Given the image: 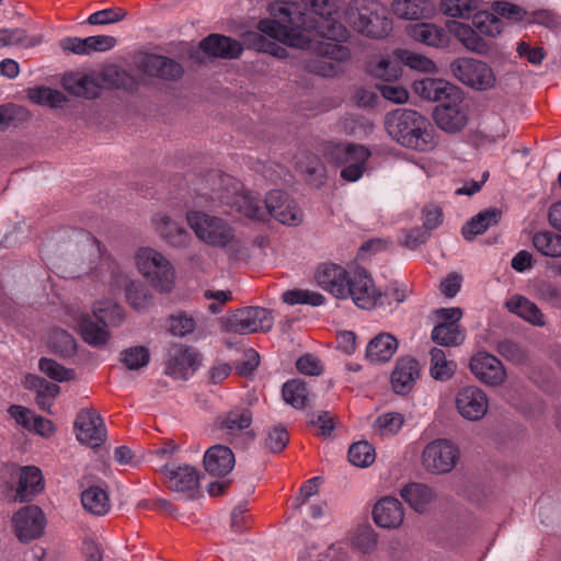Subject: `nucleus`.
Listing matches in <instances>:
<instances>
[{
	"instance_id": "nucleus-49",
	"label": "nucleus",
	"mask_w": 561,
	"mask_h": 561,
	"mask_svg": "<svg viewBox=\"0 0 561 561\" xmlns=\"http://www.w3.org/2000/svg\"><path fill=\"white\" fill-rule=\"evenodd\" d=\"M472 23L481 35L492 38L500 35L503 30V23L501 19H499L493 13H490L485 9V5L481 12L476 15V18L472 20Z\"/></svg>"
},
{
	"instance_id": "nucleus-34",
	"label": "nucleus",
	"mask_w": 561,
	"mask_h": 561,
	"mask_svg": "<svg viewBox=\"0 0 561 561\" xmlns=\"http://www.w3.org/2000/svg\"><path fill=\"white\" fill-rule=\"evenodd\" d=\"M398 350L397 339L389 333H380L367 344L366 358L370 363H386Z\"/></svg>"
},
{
	"instance_id": "nucleus-2",
	"label": "nucleus",
	"mask_w": 561,
	"mask_h": 561,
	"mask_svg": "<svg viewBox=\"0 0 561 561\" xmlns=\"http://www.w3.org/2000/svg\"><path fill=\"white\" fill-rule=\"evenodd\" d=\"M219 186L211 188L210 193L203 192L197 196L196 205L203 207L230 206L232 211L252 220H264L265 207L260 198L251 192L242 191L239 183L229 175H217Z\"/></svg>"
},
{
	"instance_id": "nucleus-28",
	"label": "nucleus",
	"mask_w": 561,
	"mask_h": 561,
	"mask_svg": "<svg viewBox=\"0 0 561 561\" xmlns=\"http://www.w3.org/2000/svg\"><path fill=\"white\" fill-rule=\"evenodd\" d=\"M236 459L232 450L225 445H215L204 455L205 470L214 477H224L234 467Z\"/></svg>"
},
{
	"instance_id": "nucleus-9",
	"label": "nucleus",
	"mask_w": 561,
	"mask_h": 561,
	"mask_svg": "<svg viewBox=\"0 0 561 561\" xmlns=\"http://www.w3.org/2000/svg\"><path fill=\"white\" fill-rule=\"evenodd\" d=\"M324 156L337 164H344L341 176L347 182L358 181L365 170L370 151L360 145L329 144L324 149Z\"/></svg>"
},
{
	"instance_id": "nucleus-43",
	"label": "nucleus",
	"mask_w": 561,
	"mask_h": 561,
	"mask_svg": "<svg viewBox=\"0 0 561 561\" xmlns=\"http://www.w3.org/2000/svg\"><path fill=\"white\" fill-rule=\"evenodd\" d=\"M83 507L93 515L103 516L111 510V503L105 490L90 486L81 494Z\"/></svg>"
},
{
	"instance_id": "nucleus-58",
	"label": "nucleus",
	"mask_w": 561,
	"mask_h": 561,
	"mask_svg": "<svg viewBox=\"0 0 561 561\" xmlns=\"http://www.w3.org/2000/svg\"><path fill=\"white\" fill-rule=\"evenodd\" d=\"M50 347L61 355H70L76 351L73 337L65 330H55L49 337Z\"/></svg>"
},
{
	"instance_id": "nucleus-31",
	"label": "nucleus",
	"mask_w": 561,
	"mask_h": 561,
	"mask_svg": "<svg viewBox=\"0 0 561 561\" xmlns=\"http://www.w3.org/2000/svg\"><path fill=\"white\" fill-rule=\"evenodd\" d=\"M44 477L39 468L35 466H25L20 470L19 484L16 488L15 500L26 502L44 490Z\"/></svg>"
},
{
	"instance_id": "nucleus-18",
	"label": "nucleus",
	"mask_w": 561,
	"mask_h": 561,
	"mask_svg": "<svg viewBox=\"0 0 561 561\" xmlns=\"http://www.w3.org/2000/svg\"><path fill=\"white\" fill-rule=\"evenodd\" d=\"M469 366L474 377L486 386H501L506 378V371L501 360L486 352L474 354Z\"/></svg>"
},
{
	"instance_id": "nucleus-16",
	"label": "nucleus",
	"mask_w": 561,
	"mask_h": 561,
	"mask_svg": "<svg viewBox=\"0 0 561 561\" xmlns=\"http://www.w3.org/2000/svg\"><path fill=\"white\" fill-rule=\"evenodd\" d=\"M266 215L270 214L283 225L298 226L302 222V213L287 193L271 191L265 198Z\"/></svg>"
},
{
	"instance_id": "nucleus-27",
	"label": "nucleus",
	"mask_w": 561,
	"mask_h": 561,
	"mask_svg": "<svg viewBox=\"0 0 561 561\" xmlns=\"http://www.w3.org/2000/svg\"><path fill=\"white\" fill-rule=\"evenodd\" d=\"M141 69L144 73L163 80H178L183 75V68L178 61L159 55L146 56Z\"/></svg>"
},
{
	"instance_id": "nucleus-64",
	"label": "nucleus",
	"mask_w": 561,
	"mask_h": 561,
	"mask_svg": "<svg viewBox=\"0 0 561 561\" xmlns=\"http://www.w3.org/2000/svg\"><path fill=\"white\" fill-rule=\"evenodd\" d=\"M493 10L499 15L515 22L523 21L528 16L527 11L524 8L506 1L494 2Z\"/></svg>"
},
{
	"instance_id": "nucleus-40",
	"label": "nucleus",
	"mask_w": 561,
	"mask_h": 561,
	"mask_svg": "<svg viewBox=\"0 0 561 561\" xmlns=\"http://www.w3.org/2000/svg\"><path fill=\"white\" fill-rule=\"evenodd\" d=\"M484 5L482 0H442L440 11L451 18L473 20Z\"/></svg>"
},
{
	"instance_id": "nucleus-14",
	"label": "nucleus",
	"mask_w": 561,
	"mask_h": 561,
	"mask_svg": "<svg viewBox=\"0 0 561 561\" xmlns=\"http://www.w3.org/2000/svg\"><path fill=\"white\" fill-rule=\"evenodd\" d=\"M77 439L90 447L100 446L106 438V427L101 415L92 409L81 410L75 422Z\"/></svg>"
},
{
	"instance_id": "nucleus-54",
	"label": "nucleus",
	"mask_w": 561,
	"mask_h": 561,
	"mask_svg": "<svg viewBox=\"0 0 561 561\" xmlns=\"http://www.w3.org/2000/svg\"><path fill=\"white\" fill-rule=\"evenodd\" d=\"M149 359V350L145 346H133L121 353V360L129 370H137L147 366Z\"/></svg>"
},
{
	"instance_id": "nucleus-10",
	"label": "nucleus",
	"mask_w": 561,
	"mask_h": 561,
	"mask_svg": "<svg viewBox=\"0 0 561 561\" xmlns=\"http://www.w3.org/2000/svg\"><path fill=\"white\" fill-rule=\"evenodd\" d=\"M450 71L460 82L478 91L491 90L496 84L493 69L479 59L457 58L450 64Z\"/></svg>"
},
{
	"instance_id": "nucleus-39",
	"label": "nucleus",
	"mask_w": 561,
	"mask_h": 561,
	"mask_svg": "<svg viewBox=\"0 0 561 561\" xmlns=\"http://www.w3.org/2000/svg\"><path fill=\"white\" fill-rule=\"evenodd\" d=\"M505 306L510 312L534 325L541 327L545 324L543 314L540 309L524 296L515 295L511 297Z\"/></svg>"
},
{
	"instance_id": "nucleus-20",
	"label": "nucleus",
	"mask_w": 561,
	"mask_h": 561,
	"mask_svg": "<svg viewBox=\"0 0 561 561\" xmlns=\"http://www.w3.org/2000/svg\"><path fill=\"white\" fill-rule=\"evenodd\" d=\"M339 42L321 43L318 38L312 42L308 48H312L313 44H318L317 50L320 58L314 60L310 66L312 71L322 77H331L336 73V66L331 60L342 62L350 58L351 54L347 47L337 44Z\"/></svg>"
},
{
	"instance_id": "nucleus-57",
	"label": "nucleus",
	"mask_w": 561,
	"mask_h": 561,
	"mask_svg": "<svg viewBox=\"0 0 561 561\" xmlns=\"http://www.w3.org/2000/svg\"><path fill=\"white\" fill-rule=\"evenodd\" d=\"M127 12L122 8H107L89 15L87 23L90 25H108L124 20Z\"/></svg>"
},
{
	"instance_id": "nucleus-1",
	"label": "nucleus",
	"mask_w": 561,
	"mask_h": 561,
	"mask_svg": "<svg viewBox=\"0 0 561 561\" xmlns=\"http://www.w3.org/2000/svg\"><path fill=\"white\" fill-rule=\"evenodd\" d=\"M314 16L300 11L295 2L276 1L270 4L273 19H263L257 30L287 46L309 47L317 37L332 42L347 38V28L336 20L341 0H301Z\"/></svg>"
},
{
	"instance_id": "nucleus-55",
	"label": "nucleus",
	"mask_w": 561,
	"mask_h": 561,
	"mask_svg": "<svg viewBox=\"0 0 561 561\" xmlns=\"http://www.w3.org/2000/svg\"><path fill=\"white\" fill-rule=\"evenodd\" d=\"M284 302L293 305H311L320 306L324 302V297L316 291L295 289L287 290L283 294Z\"/></svg>"
},
{
	"instance_id": "nucleus-52",
	"label": "nucleus",
	"mask_w": 561,
	"mask_h": 561,
	"mask_svg": "<svg viewBox=\"0 0 561 561\" xmlns=\"http://www.w3.org/2000/svg\"><path fill=\"white\" fill-rule=\"evenodd\" d=\"M347 456L351 463L360 468L370 466L376 458L374 447L367 442L351 445Z\"/></svg>"
},
{
	"instance_id": "nucleus-53",
	"label": "nucleus",
	"mask_w": 561,
	"mask_h": 561,
	"mask_svg": "<svg viewBox=\"0 0 561 561\" xmlns=\"http://www.w3.org/2000/svg\"><path fill=\"white\" fill-rule=\"evenodd\" d=\"M27 95L33 103L50 107H57L66 100L60 91L46 87L30 89Z\"/></svg>"
},
{
	"instance_id": "nucleus-38",
	"label": "nucleus",
	"mask_w": 561,
	"mask_h": 561,
	"mask_svg": "<svg viewBox=\"0 0 561 561\" xmlns=\"http://www.w3.org/2000/svg\"><path fill=\"white\" fill-rule=\"evenodd\" d=\"M400 494L402 499L419 513L425 512L435 500L434 490L423 483H410L401 490Z\"/></svg>"
},
{
	"instance_id": "nucleus-50",
	"label": "nucleus",
	"mask_w": 561,
	"mask_h": 561,
	"mask_svg": "<svg viewBox=\"0 0 561 561\" xmlns=\"http://www.w3.org/2000/svg\"><path fill=\"white\" fill-rule=\"evenodd\" d=\"M396 57L411 69L427 73H434L437 71L436 64L423 55L407 49H396Z\"/></svg>"
},
{
	"instance_id": "nucleus-7",
	"label": "nucleus",
	"mask_w": 561,
	"mask_h": 561,
	"mask_svg": "<svg viewBox=\"0 0 561 561\" xmlns=\"http://www.w3.org/2000/svg\"><path fill=\"white\" fill-rule=\"evenodd\" d=\"M138 272L157 289L169 293L175 280L172 263L160 251L151 247L139 248L135 254Z\"/></svg>"
},
{
	"instance_id": "nucleus-25",
	"label": "nucleus",
	"mask_w": 561,
	"mask_h": 561,
	"mask_svg": "<svg viewBox=\"0 0 561 561\" xmlns=\"http://www.w3.org/2000/svg\"><path fill=\"white\" fill-rule=\"evenodd\" d=\"M160 238L170 247L185 248L191 241L188 231L175 222L167 213H157L151 219Z\"/></svg>"
},
{
	"instance_id": "nucleus-6",
	"label": "nucleus",
	"mask_w": 561,
	"mask_h": 561,
	"mask_svg": "<svg viewBox=\"0 0 561 561\" xmlns=\"http://www.w3.org/2000/svg\"><path fill=\"white\" fill-rule=\"evenodd\" d=\"M134 84L133 78L117 67H110L100 73H70L62 78V87L70 94L85 99H95L102 88L128 89Z\"/></svg>"
},
{
	"instance_id": "nucleus-56",
	"label": "nucleus",
	"mask_w": 561,
	"mask_h": 561,
	"mask_svg": "<svg viewBox=\"0 0 561 561\" xmlns=\"http://www.w3.org/2000/svg\"><path fill=\"white\" fill-rule=\"evenodd\" d=\"M38 367L43 374L58 382L69 381L75 378L73 370L65 368L50 358H41Z\"/></svg>"
},
{
	"instance_id": "nucleus-60",
	"label": "nucleus",
	"mask_w": 561,
	"mask_h": 561,
	"mask_svg": "<svg viewBox=\"0 0 561 561\" xmlns=\"http://www.w3.org/2000/svg\"><path fill=\"white\" fill-rule=\"evenodd\" d=\"M289 436L286 428L282 425L268 430L265 438V447L273 453L282 451L288 444Z\"/></svg>"
},
{
	"instance_id": "nucleus-24",
	"label": "nucleus",
	"mask_w": 561,
	"mask_h": 561,
	"mask_svg": "<svg viewBox=\"0 0 561 561\" xmlns=\"http://www.w3.org/2000/svg\"><path fill=\"white\" fill-rule=\"evenodd\" d=\"M414 91L428 101L458 100L461 90L447 80L439 78H424L413 83Z\"/></svg>"
},
{
	"instance_id": "nucleus-46",
	"label": "nucleus",
	"mask_w": 561,
	"mask_h": 561,
	"mask_svg": "<svg viewBox=\"0 0 561 561\" xmlns=\"http://www.w3.org/2000/svg\"><path fill=\"white\" fill-rule=\"evenodd\" d=\"M42 42L41 36H30L24 28H2L0 30V47L19 46L31 48Z\"/></svg>"
},
{
	"instance_id": "nucleus-62",
	"label": "nucleus",
	"mask_w": 561,
	"mask_h": 561,
	"mask_svg": "<svg viewBox=\"0 0 561 561\" xmlns=\"http://www.w3.org/2000/svg\"><path fill=\"white\" fill-rule=\"evenodd\" d=\"M194 329L195 321L193 317L186 313L172 316L169 320V330L173 335L184 336L192 333Z\"/></svg>"
},
{
	"instance_id": "nucleus-21",
	"label": "nucleus",
	"mask_w": 561,
	"mask_h": 561,
	"mask_svg": "<svg viewBox=\"0 0 561 561\" xmlns=\"http://www.w3.org/2000/svg\"><path fill=\"white\" fill-rule=\"evenodd\" d=\"M350 271L337 264H322L316 273L317 284L335 298H347Z\"/></svg>"
},
{
	"instance_id": "nucleus-19",
	"label": "nucleus",
	"mask_w": 561,
	"mask_h": 561,
	"mask_svg": "<svg viewBox=\"0 0 561 561\" xmlns=\"http://www.w3.org/2000/svg\"><path fill=\"white\" fill-rule=\"evenodd\" d=\"M434 119L437 126L447 133H458L468 123L467 108L462 101V93L458 100H449L435 107Z\"/></svg>"
},
{
	"instance_id": "nucleus-36",
	"label": "nucleus",
	"mask_w": 561,
	"mask_h": 561,
	"mask_svg": "<svg viewBox=\"0 0 561 561\" xmlns=\"http://www.w3.org/2000/svg\"><path fill=\"white\" fill-rule=\"evenodd\" d=\"M115 286L126 287V298L129 305L136 310H144L150 302L151 296L147 287L140 282H129L128 276L117 272L115 274Z\"/></svg>"
},
{
	"instance_id": "nucleus-35",
	"label": "nucleus",
	"mask_w": 561,
	"mask_h": 561,
	"mask_svg": "<svg viewBox=\"0 0 561 561\" xmlns=\"http://www.w3.org/2000/svg\"><path fill=\"white\" fill-rule=\"evenodd\" d=\"M401 60L397 59L396 50L390 55H378L371 58L368 64L370 76L385 80H397L401 75Z\"/></svg>"
},
{
	"instance_id": "nucleus-33",
	"label": "nucleus",
	"mask_w": 561,
	"mask_h": 561,
	"mask_svg": "<svg viewBox=\"0 0 561 561\" xmlns=\"http://www.w3.org/2000/svg\"><path fill=\"white\" fill-rule=\"evenodd\" d=\"M252 412L248 408L238 407L217 417L216 425L227 435L234 436L252 424Z\"/></svg>"
},
{
	"instance_id": "nucleus-41",
	"label": "nucleus",
	"mask_w": 561,
	"mask_h": 561,
	"mask_svg": "<svg viewBox=\"0 0 561 561\" xmlns=\"http://www.w3.org/2000/svg\"><path fill=\"white\" fill-rule=\"evenodd\" d=\"M448 27L467 49L481 55L489 51V44L468 24L451 22Z\"/></svg>"
},
{
	"instance_id": "nucleus-30",
	"label": "nucleus",
	"mask_w": 561,
	"mask_h": 561,
	"mask_svg": "<svg viewBox=\"0 0 561 561\" xmlns=\"http://www.w3.org/2000/svg\"><path fill=\"white\" fill-rule=\"evenodd\" d=\"M199 48L209 56L224 59L238 58L243 50L238 41L219 34H211L204 38Z\"/></svg>"
},
{
	"instance_id": "nucleus-61",
	"label": "nucleus",
	"mask_w": 561,
	"mask_h": 561,
	"mask_svg": "<svg viewBox=\"0 0 561 561\" xmlns=\"http://www.w3.org/2000/svg\"><path fill=\"white\" fill-rule=\"evenodd\" d=\"M530 23L542 25L551 31H556L561 26V16L554 11L541 9L531 12L528 15Z\"/></svg>"
},
{
	"instance_id": "nucleus-42",
	"label": "nucleus",
	"mask_w": 561,
	"mask_h": 561,
	"mask_svg": "<svg viewBox=\"0 0 561 561\" xmlns=\"http://www.w3.org/2000/svg\"><path fill=\"white\" fill-rule=\"evenodd\" d=\"M391 10L399 19L421 20L431 12L430 0H393Z\"/></svg>"
},
{
	"instance_id": "nucleus-4",
	"label": "nucleus",
	"mask_w": 561,
	"mask_h": 561,
	"mask_svg": "<svg viewBox=\"0 0 561 561\" xmlns=\"http://www.w3.org/2000/svg\"><path fill=\"white\" fill-rule=\"evenodd\" d=\"M186 221L196 238L209 247L226 251H237L240 247L233 227L219 216L203 210H190Z\"/></svg>"
},
{
	"instance_id": "nucleus-37",
	"label": "nucleus",
	"mask_w": 561,
	"mask_h": 561,
	"mask_svg": "<svg viewBox=\"0 0 561 561\" xmlns=\"http://www.w3.org/2000/svg\"><path fill=\"white\" fill-rule=\"evenodd\" d=\"M501 211L495 208H489L473 216L461 229L462 237L466 240H472L474 237L484 233L489 228L499 224Z\"/></svg>"
},
{
	"instance_id": "nucleus-59",
	"label": "nucleus",
	"mask_w": 561,
	"mask_h": 561,
	"mask_svg": "<svg viewBox=\"0 0 561 561\" xmlns=\"http://www.w3.org/2000/svg\"><path fill=\"white\" fill-rule=\"evenodd\" d=\"M298 169L310 178L323 175L324 168L318 157L310 152H301L297 157Z\"/></svg>"
},
{
	"instance_id": "nucleus-12",
	"label": "nucleus",
	"mask_w": 561,
	"mask_h": 561,
	"mask_svg": "<svg viewBox=\"0 0 561 561\" xmlns=\"http://www.w3.org/2000/svg\"><path fill=\"white\" fill-rule=\"evenodd\" d=\"M274 324L270 310L262 307H244L237 310L227 320L229 331L239 334L267 332Z\"/></svg>"
},
{
	"instance_id": "nucleus-22",
	"label": "nucleus",
	"mask_w": 561,
	"mask_h": 561,
	"mask_svg": "<svg viewBox=\"0 0 561 561\" xmlns=\"http://www.w3.org/2000/svg\"><path fill=\"white\" fill-rule=\"evenodd\" d=\"M199 366L198 354L190 347L175 346L170 352L165 375L173 379L187 380Z\"/></svg>"
},
{
	"instance_id": "nucleus-47",
	"label": "nucleus",
	"mask_w": 561,
	"mask_h": 561,
	"mask_svg": "<svg viewBox=\"0 0 561 561\" xmlns=\"http://www.w3.org/2000/svg\"><path fill=\"white\" fill-rule=\"evenodd\" d=\"M535 249L549 257H561V236L552 231L537 232L533 237Z\"/></svg>"
},
{
	"instance_id": "nucleus-26",
	"label": "nucleus",
	"mask_w": 561,
	"mask_h": 561,
	"mask_svg": "<svg viewBox=\"0 0 561 561\" xmlns=\"http://www.w3.org/2000/svg\"><path fill=\"white\" fill-rule=\"evenodd\" d=\"M420 377V364L411 356H403L397 359L391 374V386L396 393H409Z\"/></svg>"
},
{
	"instance_id": "nucleus-8",
	"label": "nucleus",
	"mask_w": 561,
	"mask_h": 561,
	"mask_svg": "<svg viewBox=\"0 0 561 561\" xmlns=\"http://www.w3.org/2000/svg\"><path fill=\"white\" fill-rule=\"evenodd\" d=\"M93 314L99 322H94L90 316H83L79 329L85 343L100 347L105 345L110 339L106 327L119 324L124 318V310L117 304L107 300L94 307Z\"/></svg>"
},
{
	"instance_id": "nucleus-29",
	"label": "nucleus",
	"mask_w": 561,
	"mask_h": 561,
	"mask_svg": "<svg viewBox=\"0 0 561 561\" xmlns=\"http://www.w3.org/2000/svg\"><path fill=\"white\" fill-rule=\"evenodd\" d=\"M373 517L379 527L398 528L403 522V507L398 499L387 496L375 504Z\"/></svg>"
},
{
	"instance_id": "nucleus-3",
	"label": "nucleus",
	"mask_w": 561,
	"mask_h": 561,
	"mask_svg": "<svg viewBox=\"0 0 561 561\" xmlns=\"http://www.w3.org/2000/svg\"><path fill=\"white\" fill-rule=\"evenodd\" d=\"M385 126L388 135L403 147L426 152L436 146L433 128L416 111L396 110L386 116Z\"/></svg>"
},
{
	"instance_id": "nucleus-44",
	"label": "nucleus",
	"mask_w": 561,
	"mask_h": 561,
	"mask_svg": "<svg viewBox=\"0 0 561 561\" xmlns=\"http://www.w3.org/2000/svg\"><path fill=\"white\" fill-rule=\"evenodd\" d=\"M432 340L442 346H458L465 341V333L459 324L437 323L432 330Z\"/></svg>"
},
{
	"instance_id": "nucleus-48",
	"label": "nucleus",
	"mask_w": 561,
	"mask_h": 561,
	"mask_svg": "<svg viewBox=\"0 0 561 561\" xmlns=\"http://www.w3.org/2000/svg\"><path fill=\"white\" fill-rule=\"evenodd\" d=\"M283 398L287 404L296 409H304L308 402L306 383L299 379H291L283 386Z\"/></svg>"
},
{
	"instance_id": "nucleus-5",
	"label": "nucleus",
	"mask_w": 561,
	"mask_h": 561,
	"mask_svg": "<svg viewBox=\"0 0 561 561\" xmlns=\"http://www.w3.org/2000/svg\"><path fill=\"white\" fill-rule=\"evenodd\" d=\"M345 20L356 32L370 38H385L392 31V21L377 0H352Z\"/></svg>"
},
{
	"instance_id": "nucleus-17",
	"label": "nucleus",
	"mask_w": 561,
	"mask_h": 561,
	"mask_svg": "<svg viewBox=\"0 0 561 561\" xmlns=\"http://www.w3.org/2000/svg\"><path fill=\"white\" fill-rule=\"evenodd\" d=\"M45 524L44 513L35 505L22 507L13 516L14 531L22 542H28L41 537Z\"/></svg>"
},
{
	"instance_id": "nucleus-11",
	"label": "nucleus",
	"mask_w": 561,
	"mask_h": 561,
	"mask_svg": "<svg viewBox=\"0 0 561 561\" xmlns=\"http://www.w3.org/2000/svg\"><path fill=\"white\" fill-rule=\"evenodd\" d=\"M459 449L450 440L437 438L425 445L421 463L426 472L444 474L450 472L459 458Z\"/></svg>"
},
{
	"instance_id": "nucleus-15",
	"label": "nucleus",
	"mask_w": 561,
	"mask_h": 561,
	"mask_svg": "<svg viewBox=\"0 0 561 561\" xmlns=\"http://www.w3.org/2000/svg\"><path fill=\"white\" fill-rule=\"evenodd\" d=\"M458 413L468 421H479L488 412L486 393L477 386H466L458 390L455 398Z\"/></svg>"
},
{
	"instance_id": "nucleus-23",
	"label": "nucleus",
	"mask_w": 561,
	"mask_h": 561,
	"mask_svg": "<svg viewBox=\"0 0 561 561\" xmlns=\"http://www.w3.org/2000/svg\"><path fill=\"white\" fill-rule=\"evenodd\" d=\"M162 470L172 491L191 496L197 490L199 473L195 467L190 465H165Z\"/></svg>"
},
{
	"instance_id": "nucleus-63",
	"label": "nucleus",
	"mask_w": 561,
	"mask_h": 561,
	"mask_svg": "<svg viewBox=\"0 0 561 561\" xmlns=\"http://www.w3.org/2000/svg\"><path fill=\"white\" fill-rule=\"evenodd\" d=\"M60 388L56 383L45 382L42 388L36 391V403L41 410L50 413L54 399L59 393Z\"/></svg>"
},
{
	"instance_id": "nucleus-32",
	"label": "nucleus",
	"mask_w": 561,
	"mask_h": 561,
	"mask_svg": "<svg viewBox=\"0 0 561 561\" xmlns=\"http://www.w3.org/2000/svg\"><path fill=\"white\" fill-rule=\"evenodd\" d=\"M412 39L431 47H445L448 44L446 31L434 23H416L408 27Z\"/></svg>"
},
{
	"instance_id": "nucleus-45",
	"label": "nucleus",
	"mask_w": 561,
	"mask_h": 561,
	"mask_svg": "<svg viewBox=\"0 0 561 561\" xmlns=\"http://www.w3.org/2000/svg\"><path fill=\"white\" fill-rule=\"evenodd\" d=\"M430 374L435 380L446 381L454 376L456 365L448 360L443 350L433 347L430 351Z\"/></svg>"
},
{
	"instance_id": "nucleus-13",
	"label": "nucleus",
	"mask_w": 561,
	"mask_h": 561,
	"mask_svg": "<svg viewBox=\"0 0 561 561\" xmlns=\"http://www.w3.org/2000/svg\"><path fill=\"white\" fill-rule=\"evenodd\" d=\"M351 297L354 304L360 309H373L379 298L380 291L366 270L354 267L350 270L347 286V298Z\"/></svg>"
},
{
	"instance_id": "nucleus-51",
	"label": "nucleus",
	"mask_w": 561,
	"mask_h": 561,
	"mask_svg": "<svg viewBox=\"0 0 561 561\" xmlns=\"http://www.w3.org/2000/svg\"><path fill=\"white\" fill-rule=\"evenodd\" d=\"M404 423L402 414L389 412L378 416L374 423V432L379 436L397 434Z\"/></svg>"
}]
</instances>
